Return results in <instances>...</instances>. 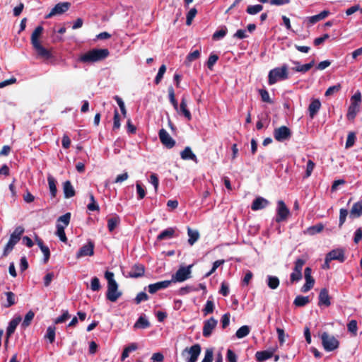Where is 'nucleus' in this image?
I'll return each mask as SVG.
<instances>
[{
  "mask_svg": "<svg viewBox=\"0 0 362 362\" xmlns=\"http://www.w3.org/2000/svg\"><path fill=\"white\" fill-rule=\"evenodd\" d=\"M43 27L41 25H39L35 28L34 31L33 32L30 37L31 44L34 48V49L36 51L37 55L41 57L44 58L45 59H48L52 57V53L49 50L45 48L41 44L39 40L40 37L41 36L42 32H43Z\"/></svg>",
  "mask_w": 362,
  "mask_h": 362,
  "instance_id": "f257e3e1",
  "label": "nucleus"
},
{
  "mask_svg": "<svg viewBox=\"0 0 362 362\" xmlns=\"http://www.w3.org/2000/svg\"><path fill=\"white\" fill-rule=\"evenodd\" d=\"M110 52L107 49H93L82 54L78 61L83 63H94L103 60L108 57Z\"/></svg>",
  "mask_w": 362,
  "mask_h": 362,
  "instance_id": "f03ea898",
  "label": "nucleus"
},
{
  "mask_svg": "<svg viewBox=\"0 0 362 362\" xmlns=\"http://www.w3.org/2000/svg\"><path fill=\"white\" fill-rule=\"evenodd\" d=\"M288 78V66L286 64H283L281 67H276L270 70L268 75V83L269 85H273L279 81Z\"/></svg>",
  "mask_w": 362,
  "mask_h": 362,
  "instance_id": "7ed1b4c3",
  "label": "nucleus"
},
{
  "mask_svg": "<svg viewBox=\"0 0 362 362\" xmlns=\"http://www.w3.org/2000/svg\"><path fill=\"white\" fill-rule=\"evenodd\" d=\"M23 233L24 228L22 226H18L15 228L14 231L10 236L8 242L4 247L3 256H7L8 254L12 251L15 245L20 240Z\"/></svg>",
  "mask_w": 362,
  "mask_h": 362,
  "instance_id": "20e7f679",
  "label": "nucleus"
},
{
  "mask_svg": "<svg viewBox=\"0 0 362 362\" xmlns=\"http://www.w3.org/2000/svg\"><path fill=\"white\" fill-rule=\"evenodd\" d=\"M201 353V346L196 344L191 347H186L182 351V356L187 362H196Z\"/></svg>",
  "mask_w": 362,
  "mask_h": 362,
  "instance_id": "39448f33",
  "label": "nucleus"
},
{
  "mask_svg": "<svg viewBox=\"0 0 362 362\" xmlns=\"http://www.w3.org/2000/svg\"><path fill=\"white\" fill-rule=\"evenodd\" d=\"M321 339L323 347L327 351H332L339 346V341L334 336L329 335L327 332L322 333Z\"/></svg>",
  "mask_w": 362,
  "mask_h": 362,
  "instance_id": "423d86ee",
  "label": "nucleus"
},
{
  "mask_svg": "<svg viewBox=\"0 0 362 362\" xmlns=\"http://www.w3.org/2000/svg\"><path fill=\"white\" fill-rule=\"evenodd\" d=\"M192 264L187 267H180L175 274L172 276V282H182L189 278L191 275V269Z\"/></svg>",
  "mask_w": 362,
  "mask_h": 362,
  "instance_id": "0eeeda50",
  "label": "nucleus"
},
{
  "mask_svg": "<svg viewBox=\"0 0 362 362\" xmlns=\"http://www.w3.org/2000/svg\"><path fill=\"white\" fill-rule=\"evenodd\" d=\"M290 214L288 208L286 206L285 203L282 200L277 202L276 207V216L275 221L277 223L285 221Z\"/></svg>",
  "mask_w": 362,
  "mask_h": 362,
  "instance_id": "6e6552de",
  "label": "nucleus"
},
{
  "mask_svg": "<svg viewBox=\"0 0 362 362\" xmlns=\"http://www.w3.org/2000/svg\"><path fill=\"white\" fill-rule=\"evenodd\" d=\"M71 6L69 2H60L57 4L51 10V11L46 16V18H50L54 16H59L67 11Z\"/></svg>",
  "mask_w": 362,
  "mask_h": 362,
  "instance_id": "1a4fd4ad",
  "label": "nucleus"
},
{
  "mask_svg": "<svg viewBox=\"0 0 362 362\" xmlns=\"http://www.w3.org/2000/svg\"><path fill=\"white\" fill-rule=\"evenodd\" d=\"M122 296V292L118 291L117 283L108 284L106 293L107 299L111 302H115Z\"/></svg>",
  "mask_w": 362,
  "mask_h": 362,
  "instance_id": "9d476101",
  "label": "nucleus"
},
{
  "mask_svg": "<svg viewBox=\"0 0 362 362\" xmlns=\"http://www.w3.org/2000/svg\"><path fill=\"white\" fill-rule=\"evenodd\" d=\"M291 136V132L286 126H281L276 129L274 132V139L278 141H283L286 139H288Z\"/></svg>",
  "mask_w": 362,
  "mask_h": 362,
  "instance_id": "9b49d317",
  "label": "nucleus"
},
{
  "mask_svg": "<svg viewBox=\"0 0 362 362\" xmlns=\"http://www.w3.org/2000/svg\"><path fill=\"white\" fill-rule=\"evenodd\" d=\"M159 139L160 142L167 148H171L175 145V140L170 136L168 132L164 129H160L158 132Z\"/></svg>",
  "mask_w": 362,
  "mask_h": 362,
  "instance_id": "f8f14e48",
  "label": "nucleus"
},
{
  "mask_svg": "<svg viewBox=\"0 0 362 362\" xmlns=\"http://www.w3.org/2000/svg\"><path fill=\"white\" fill-rule=\"evenodd\" d=\"M94 254V244L93 242L89 241L86 245H83L76 255L77 259L86 256H92Z\"/></svg>",
  "mask_w": 362,
  "mask_h": 362,
  "instance_id": "ddd939ff",
  "label": "nucleus"
},
{
  "mask_svg": "<svg viewBox=\"0 0 362 362\" xmlns=\"http://www.w3.org/2000/svg\"><path fill=\"white\" fill-rule=\"evenodd\" d=\"M312 270L310 267H306L305 269L304 275L305 283L301 288V291L303 293H306L309 291L314 286L315 279L311 276Z\"/></svg>",
  "mask_w": 362,
  "mask_h": 362,
  "instance_id": "4468645a",
  "label": "nucleus"
},
{
  "mask_svg": "<svg viewBox=\"0 0 362 362\" xmlns=\"http://www.w3.org/2000/svg\"><path fill=\"white\" fill-rule=\"evenodd\" d=\"M21 317L17 316L14 318H13L8 323V325L6 328V339L5 341V346H7L8 343V339L11 337V336L14 333L17 326L21 321Z\"/></svg>",
  "mask_w": 362,
  "mask_h": 362,
  "instance_id": "2eb2a0df",
  "label": "nucleus"
},
{
  "mask_svg": "<svg viewBox=\"0 0 362 362\" xmlns=\"http://www.w3.org/2000/svg\"><path fill=\"white\" fill-rule=\"evenodd\" d=\"M217 320L214 317H211L209 320L204 321L203 327V336L204 337H209L211 335L214 329L217 325Z\"/></svg>",
  "mask_w": 362,
  "mask_h": 362,
  "instance_id": "dca6fc26",
  "label": "nucleus"
},
{
  "mask_svg": "<svg viewBox=\"0 0 362 362\" xmlns=\"http://www.w3.org/2000/svg\"><path fill=\"white\" fill-rule=\"evenodd\" d=\"M144 266L141 264H136L131 268L130 271L128 272L126 276L129 278H139L144 276Z\"/></svg>",
  "mask_w": 362,
  "mask_h": 362,
  "instance_id": "f3484780",
  "label": "nucleus"
},
{
  "mask_svg": "<svg viewBox=\"0 0 362 362\" xmlns=\"http://www.w3.org/2000/svg\"><path fill=\"white\" fill-rule=\"evenodd\" d=\"M327 262L332 260H338L343 262L345 259L344 250L341 249H336L330 251L327 254Z\"/></svg>",
  "mask_w": 362,
  "mask_h": 362,
  "instance_id": "a211bd4d",
  "label": "nucleus"
},
{
  "mask_svg": "<svg viewBox=\"0 0 362 362\" xmlns=\"http://www.w3.org/2000/svg\"><path fill=\"white\" fill-rule=\"evenodd\" d=\"M172 283V281L165 280L163 281L156 282L155 284H149L148 286V291L153 294L158 291L168 288Z\"/></svg>",
  "mask_w": 362,
  "mask_h": 362,
  "instance_id": "6ab92c4d",
  "label": "nucleus"
},
{
  "mask_svg": "<svg viewBox=\"0 0 362 362\" xmlns=\"http://www.w3.org/2000/svg\"><path fill=\"white\" fill-rule=\"evenodd\" d=\"M269 202L267 199L258 197L253 202L251 205V209L252 211H258L266 208L269 205Z\"/></svg>",
  "mask_w": 362,
  "mask_h": 362,
  "instance_id": "aec40b11",
  "label": "nucleus"
},
{
  "mask_svg": "<svg viewBox=\"0 0 362 362\" xmlns=\"http://www.w3.org/2000/svg\"><path fill=\"white\" fill-rule=\"evenodd\" d=\"M321 107V103L319 99H313L308 106L309 116L313 119Z\"/></svg>",
  "mask_w": 362,
  "mask_h": 362,
  "instance_id": "412c9836",
  "label": "nucleus"
},
{
  "mask_svg": "<svg viewBox=\"0 0 362 362\" xmlns=\"http://www.w3.org/2000/svg\"><path fill=\"white\" fill-rule=\"evenodd\" d=\"M180 114H182L187 120L192 119V115L190 111L187 109V103L185 96L182 98L180 106H178V111Z\"/></svg>",
  "mask_w": 362,
  "mask_h": 362,
  "instance_id": "4be33fe9",
  "label": "nucleus"
},
{
  "mask_svg": "<svg viewBox=\"0 0 362 362\" xmlns=\"http://www.w3.org/2000/svg\"><path fill=\"white\" fill-rule=\"evenodd\" d=\"M331 304L330 297L329 295V292L327 288L321 289L319 294V302L318 305H324L327 307L329 306Z\"/></svg>",
  "mask_w": 362,
  "mask_h": 362,
  "instance_id": "5701e85b",
  "label": "nucleus"
},
{
  "mask_svg": "<svg viewBox=\"0 0 362 362\" xmlns=\"http://www.w3.org/2000/svg\"><path fill=\"white\" fill-rule=\"evenodd\" d=\"M292 62H293V64L296 65V67L293 68V70H294L295 71H297V72H302V73H305V72L308 71L315 64L314 60H312L310 63H308V64H305L303 65H301L300 64V62H298L293 61Z\"/></svg>",
  "mask_w": 362,
  "mask_h": 362,
  "instance_id": "b1692460",
  "label": "nucleus"
},
{
  "mask_svg": "<svg viewBox=\"0 0 362 362\" xmlns=\"http://www.w3.org/2000/svg\"><path fill=\"white\" fill-rule=\"evenodd\" d=\"M362 216V200L354 203L350 211V216L352 218H359Z\"/></svg>",
  "mask_w": 362,
  "mask_h": 362,
  "instance_id": "393cba45",
  "label": "nucleus"
},
{
  "mask_svg": "<svg viewBox=\"0 0 362 362\" xmlns=\"http://www.w3.org/2000/svg\"><path fill=\"white\" fill-rule=\"evenodd\" d=\"M63 191L65 198H71L75 195V190L69 180H66L63 184Z\"/></svg>",
  "mask_w": 362,
  "mask_h": 362,
  "instance_id": "a878e982",
  "label": "nucleus"
},
{
  "mask_svg": "<svg viewBox=\"0 0 362 362\" xmlns=\"http://www.w3.org/2000/svg\"><path fill=\"white\" fill-rule=\"evenodd\" d=\"M175 230L173 228H168L163 230L158 236V240H169L174 237Z\"/></svg>",
  "mask_w": 362,
  "mask_h": 362,
  "instance_id": "bb28decb",
  "label": "nucleus"
},
{
  "mask_svg": "<svg viewBox=\"0 0 362 362\" xmlns=\"http://www.w3.org/2000/svg\"><path fill=\"white\" fill-rule=\"evenodd\" d=\"M273 352L270 351H257L255 354V358L258 362H263L267 359H269L272 357Z\"/></svg>",
  "mask_w": 362,
  "mask_h": 362,
  "instance_id": "cd10ccee",
  "label": "nucleus"
},
{
  "mask_svg": "<svg viewBox=\"0 0 362 362\" xmlns=\"http://www.w3.org/2000/svg\"><path fill=\"white\" fill-rule=\"evenodd\" d=\"M181 158L183 160H192L194 161H197V156L192 152L190 147L187 146L185 149L180 153Z\"/></svg>",
  "mask_w": 362,
  "mask_h": 362,
  "instance_id": "c85d7f7f",
  "label": "nucleus"
},
{
  "mask_svg": "<svg viewBox=\"0 0 362 362\" xmlns=\"http://www.w3.org/2000/svg\"><path fill=\"white\" fill-rule=\"evenodd\" d=\"M150 322L145 316H140L135 324L134 325V329H146L150 327Z\"/></svg>",
  "mask_w": 362,
  "mask_h": 362,
  "instance_id": "c756f323",
  "label": "nucleus"
},
{
  "mask_svg": "<svg viewBox=\"0 0 362 362\" xmlns=\"http://www.w3.org/2000/svg\"><path fill=\"white\" fill-rule=\"evenodd\" d=\"M47 182L49 185V189L50 192V194L52 197H55L57 195V181L54 177L52 175H48Z\"/></svg>",
  "mask_w": 362,
  "mask_h": 362,
  "instance_id": "7c9ffc66",
  "label": "nucleus"
},
{
  "mask_svg": "<svg viewBox=\"0 0 362 362\" xmlns=\"http://www.w3.org/2000/svg\"><path fill=\"white\" fill-rule=\"evenodd\" d=\"M360 105L351 103L346 115L349 120H352L355 118L356 114L359 112Z\"/></svg>",
  "mask_w": 362,
  "mask_h": 362,
  "instance_id": "2f4dec72",
  "label": "nucleus"
},
{
  "mask_svg": "<svg viewBox=\"0 0 362 362\" xmlns=\"http://www.w3.org/2000/svg\"><path fill=\"white\" fill-rule=\"evenodd\" d=\"M120 218L117 215H115L107 220V228L110 232H112L119 224Z\"/></svg>",
  "mask_w": 362,
  "mask_h": 362,
  "instance_id": "473e14b6",
  "label": "nucleus"
},
{
  "mask_svg": "<svg viewBox=\"0 0 362 362\" xmlns=\"http://www.w3.org/2000/svg\"><path fill=\"white\" fill-rule=\"evenodd\" d=\"M323 228H324L323 224L320 223L315 226H312L308 228L304 233L306 234H308L310 235H314L322 231Z\"/></svg>",
  "mask_w": 362,
  "mask_h": 362,
  "instance_id": "72a5a7b5",
  "label": "nucleus"
},
{
  "mask_svg": "<svg viewBox=\"0 0 362 362\" xmlns=\"http://www.w3.org/2000/svg\"><path fill=\"white\" fill-rule=\"evenodd\" d=\"M187 234L189 236L188 243L190 245H193L194 243L197 242L199 239V233L197 230H194L190 228H188Z\"/></svg>",
  "mask_w": 362,
  "mask_h": 362,
  "instance_id": "f704fd0d",
  "label": "nucleus"
},
{
  "mask_svg": "<svg viewBox=\"0 0 362 362\" xmlns=\"http://www.w3.org/2000/svg\"><path fill=\"white\" fill-rule=\"evenodd\" d=\"M64 229L65 228H63L61 223H57V231L55 234L59 237L62 242L66 243L67 238L66 236Z\"/></svg>",
  "mask_w": 362,
  "mask_h": 362,
  "instance_id": "c9c22d12",
  "label": "nucleus"
},
{
  "mask_svg": "<svg viewBox=\"0 0 362 362\" xmlns=\"http://www.w3.org/2000/svg\"><path fill=\"white\" fill-rule=\"evenodd\" d=\"M267 286L271 289H276L279 286V279L277 276H267Z\"/></svg>",
  "mask_w": 362,
  "mask_h": 362,
  "instance_id": "e433bc0d",
  "label": "nucleus"
},
{
  "mask_svg": "<svg viewBox=\"0 0 362 362\" xmlns=\"http://www.w3.org/2000/svg\"><path fill=\"white\" fill-rule=\"evenodd\" d=\"M309 303L308 296H298L296 297L293 304L297 307H303Z\"/></svg>",
  "mask_w": 362,
  "mask_h": 362,
  "instance_id": "4c0bfd02",
  "label": "nucleus"
},
{
  "mask_svg": "<svg viewBox=\"0 0 362 362\" xmlns=\"http://www.w3.org/2000/svg\"><path fill=\"white\" fill-rule=\"evenodd\" d=\"M55 330L56 328L54 326H49L47 329L46 334L45 335V339L49 340V343H53L55 339Z\"/></svg>",
  "mask_w": 362,
  "mask_h": 362,
  "instance_id": "58836bf2",
  "label": "nucleus"
},
{
  "mask_svg": "<svg viewBox=\"0 0 362 362\" xmlns=\"http://www.w3.org/2000/svg\"><path fill=\"white\" fill-rule=\"evenodd\" d=\"M250 327L247 325H243L240 327L235 333V336L238 339H242L246 336H247L250 333Z\"/></svg>",
  "mask_w": 362,
  "mask_h": 362,
  "instance_id": "ea45409f",
  "label": "nucleus"
},
{
  "mask_svg": "<svg viewBox=\"0 0 362 362\" xmlns=\"http://www.w3.org/2000/svg\"><path fill=\"white\" fill-rule=\"evenodd\" d=\"M168 96L170 103L173 105L175 110L178 111V103L175 99V91L172 86L168 88Z\"/></svg>",
  "mask_w": 362,
  "mask_h": 362,
  "instance_id": "a19ab883",
  "label": "nucleus"
},
{
  "mask_svg": "<svg viewBox=\"0 0 362 362\" xmlns=\"http://www.w3.org/2000/svg\"><path fill=\"white\" fill-rule=\"evenodd\" d=\"M71 214L69 212L59 216L57 219V223H61L63 228H66L70 223Z\"/></svg>",
  "mask_w": 362,
  "mask_h": 362,
  "instance_id": "79ce46f5",
  "label": "nucleus"
},
{
  "mask_svg": "<svg viewBox=\"0 0 362 362\" xmlns=\"http://www.w3.org/2000/svg\"><path fill=\"white\" fill-rule=\"evenodd\" d=\"M88 195L90 202L87 205V209L91 211H99V206L95 202L93 194L91 192H90Z\"/></svg>",
  "mask_w": 362,
  "mask_h": 362,
  "instance_id": "37998d69",
  "label": "nucleus"
},
{
  "mask_svg": "<svg viewBox=\"0 0 362 362\" xmlns=\"http://www.w3.org/2000/svg\"><path fill=\"white\" fill-rule=\"evenodd\" d=\"M34 316V312H33L32 310L28 311L25 315L24 320L22 322V327L24 328L28 327L30 325L32 320H33Z\"/></svg>",
  "mask_w": 362,
  "mask_h": 362,
  "instance_id": "c03bdc74",
  "label": "nucleus"
},
{
  "mask_svg": "<svg viewBox=\"0 0 362 362\" xmlns=\"http://www.w3.org/2000/svg\"><path fill=\"white\" fill-rule=\"evenodd\" d=\"M263 9V6L260 4H256V5H252V6H249L247 8V13L250 14V15H255L257 13H258L259 12H260L261 11H262Z\"/></svg>",
  "mask_w": 362,
  "mask_h": 362,
  "instance_id": "a18cd8bd",
  "label": "nucleus"
},
{
  "mask_svg": "<svg viewBox=\"0 0 362 362\" xmlns=\"http://www.w3.org/2000/svg\"><path fill=\"white\" fill-rule=\"evenodd\" d=\"M166 71L165 65L163 64L160 66L157 75L155 78L154 82L156 84H158L162 80L163 75Z\"/></svg>",
  "mask_w": 362,
  "mask_h": 362,
  "instance_id": "49530a36",
  "label": "nucleus"
},
{
  "mask_svg": "<svg viewBox=\"0 0 362 362\" xmlns=\"http://www.w3.org/2000/svg\"><path fill=\"white\" fill-rule=\"evenodd\" d=\"M214 310V303L212 300H208L206 303L204 308L203 309V313L204 315H207L210 313H212Z\"/></svg>",
  "mask_w": 362,
  "mask_h": 362,
  "instance_id": "de8ad7c7",
  "label": "nucleus"
},
{
  "mask_svg": "<svg viewBox=\"0 0 362 362\" xmlns=\"http://www.w3.org/2000/svg\"><path fill=\"white\" fill-rule=\"evenodd\" d=\"M341 88V86L339 83L329 87L327 90L325 91V96H330L332 95L334 93L339 92Z\"/></svg>",
  "mask_w": 362,
  "mask_h": 362,
  "instance_id": "09e8293b",
  "label": "nucleus"
},
{
  "mask_svg": "<svg viewBox=\"0 0 362 362\" xmlns=\"http://www.w3.org/2000/svg\"><path fill=\"white\" fill-rule=\"evenodd\" d=\"M259 95L261 96L262 100L268 103H273V101L271 100L268 91L265 89L259 90Z\"/></svg>",
  "mask_w": 362,
  "mask_h": 362,
  "instance_id": "8fccbe9b",
  "label": "nucleus"
},
{
  "mask_svg": "<svg viewBox=\"0 0 362 362\" xmlns=\"http://www.w3.org/2000/svg\"><path fill=\"white\" fill-rule=\"evenodd\" d=\"M6 296L7 298V304L4 305V307L9 308L16 303L15 294L13 292H6Z\"/></svg>",
  "mask_w": 362,
  "mask_h": 362,
  "instance_id": "3c124183",
  "label": "nucleus"
},
{
  "mask_svg": "<svg viewBox=\"0 0 362 362\" xmlns=\"http://www.w3.org/2000/svg\"><path fill=\"white\" fill-rule=\"evenodd\" d=\"M90 288L93 291H98L101 288L100 280L98 277L92 278L90 281Z\"/></svg>",
  "mask_w": 362,
  "mask_h": 362,
  "instance_id": "603ef678",
  "label": "nucleus"
},
{
  "mask_svg": "<svg viewBox=\"0 0 362 362\" xmlns=\"http://www.w3.org/2000/svg\"><path fill=\"white\" fill-rule=\"evenodd\" d=\"M197 11L195 8H191L187 14L186 24L190 25L193 18L195 17Z\"/></svg>",
  "mask_w": 362,
  "mask_h": 362,
  "instance_id": "864d4df0",
  "label": "nucleus"
},
{
  "mask_svg": "<svg viewBox=\"0 0 362 362\" xmlns=\"http://www.w3.org/2000/svg\"><path fill=\"white\" fill-rule=\"evenodd\" d=\"M315 166V164L312 160H308L307 165H306L305 175L304 176L305 177H309L311 175Z\"/></svg>",
  "mask_w": 362,
  "mask_h": 362,
  "instance_id": "5fc2aeb1",
  "label": "nucleus"
},
{
  "mask_svg": "<svg viewBox=\"0 0 362 362\" xmlns=\"http://www.w3.org/2000/svg\"><path fill=\"white\" fill-rule=\"evenodd\" d=\"M218 59V55L212 54H210V56H209V57L208 59L207 63H206L207 67L210 70H212L214 64L216 63Z\"/></svg>",
  "mask_w": 362,
  "mask_h": 362,
  "instance_id": "6e6d98bb",
  "label": "nucleus"
},
{
  "mask_svg": "<svg viewBox=\"0 0 362 362\" xmlns=\"http://www.w3.org/2000/svg\"><path fill=\"white\" fill-rule=\"evenodd\" d=\"M305 264V260L301 258L297 259L295 262L293 270L302 273L303 265Z\"/></svg>",
  "mask_w": 362,
  "mask_h": 362,
  "instance_id": "4d7b16f0",
  "label": "nucleus"
},
{
  "mask_svg": "<svg viewBox=\"0 0 362 362\" xmlns=\"http://www.w3.org/2000/svg\"><path fill=\"white\" fill-rule=\"evenodd\" d=\"M70 317V315L68 310H64L62 315L55 319V324H60L64 322L66 320Z\"/></svg>",
  "mask_w": 362,
  "mask_h": 362,
  "instance_id": "13d9d810",
  "label": "nucleus"
},
{
  "mask_svg": "<svg viewBox=\"0 0 362 362\" xmlns=\"http://www.w3.org/2000/svg\"><path fill=\"white\" fill-rule=\"evenodd\" d=\"M113 120V130L119 129L121 125L120 117L117 110H115Z\"/></svg>",
  "mask_w": 362,
  "mask_h": 362,
  "instance_id": "bf43d9fd",
  "label": "nucleus"
},
{
  "mask_svg": "<svg viewBox=\"0 0 362 362\" xmlns=\"http://www.w3.org/2000/svg\"><path fill=\"white\" fill-rule=\"evenodd\" d=\"M348 215V211L345 209H341L339 211V226L341 228L344 223L346 216Z\"/></svg>",
  "mask_w": 362,
  "mask_h": 362,
  "instance_id": "052dcab7",
  "label": "nucleus"
},
{
  "mask_svg": "<svg viewBox=\"0 0 362 362\" xmlns=\"http://www.w3.org/2000/svg\"><path fill=\"white\" fill-rule=\"evenodd\" d=\"M355 140H356V136H355L354 133L350 132L348 134V136L346 139V148H349L353 146L354 144Z\"/></svg>",
  "mask_w": 362,
  "mask_h": 362,
  "instance_id": "680f3d73",
  "label": "nucleus"
},
{
  "mask_svg": "<svg viewBox=\"0 0 362 362\" xmlns=\"http://www.w3.org/2000/svg\"><path fill=\"white\" fill-rule=\"evenodd\" d=\"M213 353H214V351H213L212 348L207 349L205 351L204 358H203L202 362H212Z\"/></svg>",
  "mask_w": 362,
  "mask_h": 362,
  "instance_id": "e2e57ef3",
  "label": "nucleus"
},
{
  "mask_svg": "<svg viewBox=\"0 0 362 362\" xmlns=\"http://www.w3.org/2000/svg\"><path fill=\"white\" fill-rule=\"evenodd\" d=\"M148 299V296L145 292H140L136 295V296L134 299V301L136 304H139L142 301H146Z\"/></svg>",
  "mask_w": 362,
  "mask_h": 362,
  "instance_id": "0e129e2a",
  "label": "nucleus"
},
{
  "mask_svg": "<svg viewBox=\"0 0 362 362\" xmlns=\"http://www.w3.org/2000/svg\"><path fill=\"white\" fill-rule=\"evenodd\" d=\"M136 187L138 194V199H144L146 196V191L144 188L139 182H136Z\"/></svg>",
  "mask_w": 362,
  "mask_h": 362,
  "instance_id": "69168bd1",
  "label": "nucleus"
},
{
  "mask_svg": "<svg viewBox=\"0 0 362 362\" xmlns=\"http://www.w3.org/2000/svg\"><path fill=\"white\" fill-rule=\"evenodd\" d=\"M200 57V51L197 49L192 52H190L187 57V60L189 62H192L196 59H197Z\"/></svg>",
  "mask_w": 362,
  "mask_h": 362,
  "instance_id": "338daca9",
  "label": "nucleus"
},
{
  "mask_svg": "<svg viewBox=\"0 0 362 362\" xmlns=\"http://www.w3.org/2000/svg\"><path fill=\"white\" fill-rule=\"evenodd\" d=\"M302 279V273L295 272L294 270L291 274L290 281L291 283L293 284L294 282H298Z\"/></svg>",
  "mask_w": 362,
  "mask_h": 362,
  "instance_id": "774afa93",
  "label": "nucleus"
}]
</instances>
